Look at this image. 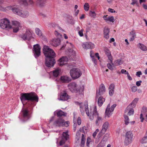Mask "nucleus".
<instances>
[{
	"label": "nucleus",
	"mask_w": 147,
	"mask_h": 147,
	"mask_svg": "<svg viewBox=\"0 0 147 147\" xmlns=\"http://www.w3.org/2000/svg\"><path fill=\"white\" fill-rule=\"evenodd\" d=\"M43 51L46 57V65L48 67H53L56 62L54 58L55 57V53L52 49L46 45L43 47Z\"/></svg>",
	"instance_id": "f257e3e1"
},
{
	"label": "nucleus",
	"mask_w": 147,
	"mask_h": 147,
	"mask_svg": "<svg viewBox=\"0 0 147 147\" xmlns=\"http://www.w3.org/2000/svg\"><path fill=\"white\" fill-rule=\"evenodd\" d=\"M20 99L24 105V102L25 100L28 101V104L31 103V105L34 103V101H38V97L36 94L28 93H22L21 94Z\"/></svg>",
	"instance_id": "f03ea898"
},
{
	"label": "nucleus",
	"mask_w": 147,
	"mask_h": 147,
	"mask_svg": "<svg viewBox=\"0 0 147 147\" xmlns=\"http://www.w3.org/2000/svg\"><path fill=\"white\" fill-rule=\"evenodd\" d=\"M8 9L12 10L13 12L16 14L23 18H26L29 16V13L27 11H23L22 9L18 6L7 7Z\"/></svg>",
	"instance_id": "7ed1b4c3"
},
{
	"label": "nucleus",
	"mask_w": 147,
	"mask_h": 147,
	"mask_svg": "<svg viewBox=\"0 0 147 147\" xmlns=\"http://www.w3.org/2000/svg\"><path fill=\"white\" fill-rule=\"evenodd\" d=\"M77 84L75 82H71L68 85V88L71 92L78 93L79 94H83L84 89L83 86H80L77 88Z\"/></svg>",
	"instance_id": "20e7f679"
},
{
	"label": "nucleus",
	"mask_w": 147,
	"mask_h": 147,
	"mask_svg": "<svg viewBox=\"0 0 147 147\" xmlns=\"http://www.w3.org/2000/svg\"><path fill=\"white\" fill-rule=\"evenodd\" d=\"M94 117L96 118L95 123L96 125H98L100 122L102 121V117L99 115L98 113L96 111V107H95L94 109L92 115L90 116V120H92L94 119Z\"/></svg>",
	"instance_id": "39448f33"
},
{
	"label": "nucleus",
	"mask_w": 147,
	"mask_h": 147,
	"mask_svg": "<svg viewBox=\"0 0 147 147\" xmlns=\"http://www.w3.org/2000/svg\"><path fill=\"white\" fill-rule=\"evenodd\" d=\"M83 131V128H80V131L77 132L76 135V139L78 141L79 140L80 137L82 135L81 142L79 144V146L80 147H84L85 144V136L84 134H81V132H82Z\"/></svg>",
	"instance_id": "423d86ee"
},
{
	"label": "nucleus",
	"mask_w": 147,
	"mask_h": 147,
	"mask_svg": "<svg viewBox=\"0 0 147 147\" xmlns=\"http://www.w3.org/2000/svg\"><path fill=\"white\" fill-rule=\"evenodd\" d=\"M70 73L71 77L74 79L79 78L82 75L80 70L76 68H74L71 70Z\"/></svg>",
	"instance_id": "0eeeda50"
},
{
	"label": "nucleus",
	"mask_w": 147,
	"mask_h": 147,
	"mask_svg": "<svg viewBox=\"0 0 147 147\" xmlns=\"http://www.w3.org/2000/svg\"><path fill=\"white\" fill-rule=\"evenodd\" d=\"M0 26L3 29H10L11 28L9 20L6 18H4L1 20Z\"/></svg>",
	"instance_id": "6e6552de"
},
{
	"label": "nucleus",
	"mask_w": 147,
	"mask_h": 147,
	"mask_svg": "<svg viewBox=\"0 0 147 147\" xmlns=\"http://www.w3.org/2000/svg\"><path fill=\"white\" fill-rule=\"evenodd\" d=\"M67 132H63L62 136L61 137H59L57 139V144L59 141V146H61L64 144L66 140H67L69 138V135Z\"/></svg>",
	"instance_id": "1a4fd4ad"
},
{
	"label": "nucleus",
	"mask_w": 147,
	"mask_h": 147,
	"mask_svg": "<svg viewBox=\"0 0 147 147\" xmlns=\"http://www.w3.org/2000/svg\"><path fill=\"white\" fill-rule=\"evenodd\" d=\"M133 137V135L131 131H128L126 132L124 141L125 145H128L131 142Z\"/></svg>",
	"instance_id": "9d476101"
},
{
	"label": "nucleus",
	"mask_w": 147,
	"mask_h": 147,
	"mask_svg": "<svg viewBox=\"0 0 147 147\" xmlns=\"http://www.w3.org/2000/svg\"><path fill=\"white\" fill-rule=\"evenodd\" d=\"M32 35V32L27 30L25 33L21 35V37L24 40H30L33 38Z\"/></svg>",
	"instance_id": "9b49d317"
},
{
	"label": "nucleus",
	"mask_w": 147,
	"mask_h": 147,
	"mask_svg": "<svg viewBox=\"0 0 147 147\" xmlns=\"http://www.w3.org/2000/svg\"><path fill=\"white\" fill-rule=\"evenodd\" d=\"M33 53L35 58L39 57L40 54V47L38 44L33 46Z\"/></svg>",
	"instance_id": "f8f14e48"
},
{
	"label": "nucleus",
	"mask_w": 147,
	"mask_h": 147,
	"mask_svg": "<svg viewBox=\"0 0 147 147\" xmlns=\"http://www.w3.org/2000/svg\"><path fill=\"white\" fill-rule=\"evenodd\" d=\"M116 106V105L114 104L111 107H110V105L109 104L106 109L105 111L106 115L108 117H109L112 114V112L113 111L114 109Z\"/></svg>",
	"instance_id": "ddd939ff"
},
{
	"label": "nucleus",
	"mask_w": 147,
	"mask_h": 147,
	"mask_svg": "<svg viewBox=\"0 0 147 147\" xmlns=\"http://www.w3.org/2000/svg\"><path fill=\"white\" fill-rule=\"evenodd\" d=\"M12 23L13 32L15 33L17 32L19 30L20 28H21L20 23L18 21H12Z\"/></svg>",
	"instance_id": "4468645a"
},
{
	"label": "nucleus",
	"mask_w": 147,
	"mask_h": 147,
	"mask_svg": "<svg viewBox=\"0 0 147 147\" xmlns=\"http://www.w3.org/2000/svg\"><path fill=\"white\" fill-rule=\"evenodd\" d=\"M140 118L141 122L143 121L144 119L146 121H147V108L146 107H144L142 109L141 113L140 114Z\"/></svg>",
	"instance_id": "2eb2a0df"
},
{
	"label": "nucleus",
	"mask_w": 147,
	"mask_h": 147,
	"mask_svg": "<svg viewBox=\"0 0 147 147\" xmlns=\"http://www.w3.org/2000/svg\"><path fill=\"white\" fill-rule=\"evenodd\" d=\"M70 98V96L67 94L65 91H64L61 93V94L59 98L58 99L59 100L65 101Z\"/></svg>",
	"instance_id": "dca6fc26"
},
{
	"label": "nucleus",
	"mask_w": 147,
	"mask_h": 147,
	"mask_svg": "<svg viewBox=\"0 0 147 147\" xmlns=\"http://www.w3.org/2000/svg\"><path fill=\"white\" fill-rule=\"evenodd\" d=\"M84 107L85 109V111L86 112V114L88 116H89V112L88 108V104L87 102H85L84 104L83 103L82 105V104H81V105H80V111L82 113V114H83L84 113V111L83 110V109Z\"/></svg>",
	"instance_id": "f3484780"
},
{
	"label": "nucleus",
	"mask_w": 147,
	"mask_h": 147,
	"mask_svg": "<svg viewBox=\"0 0 147 147\" xmlns=\"http://www.w3.org/2000/svg\"><path fill=\"white\" fill-rule=\"evenodd\" d=\"M105 91V86L103 84H101L99 87V92H96V98H98L99 95L103 94Z\"/></svg>",
	"instance_id": "a211bd4d"
},
{
	"label": "nucleus",
	"mask_w": 147,
	"mask_h": 147,
	"mask_svg": "<svg viewBox=\"0 0 147 147\" xmlns=\"http://www.w3.org/2000/svg\"><path fill=\"white\" fill-rule=\"evenodd\" d=\"M65 123V121L63 119L59 118L54 121L53 125L59 127L63 126Z\"/></svg>",
	"instance_id": "6ab92c4d"
},
{
	"label": "nucleus",
	"mask_w": 147,
	"mask_h": 147,
	"mask_svg": "<svg viewBox=\"0 0 147 147\" xmlns=\"http://www.w3.org/2000/svg\"><path fill=\"white\" fill-rule=\"evenodd\" d=\"M83 47L85 49H92L94 47V44L90 42H85L82 44Z\"/></svg>",
	"instance_id": "aec40b11"
},
{
	"label": "nucleus",
	"mask_w": 147,
	"mask_h": 147,
	"mask_svg": "<svg viewBox=\"0 0 147 147\" xmlns=\"http://www.w3.org/2000/svg\"><path fill=\"white\" fill-rule=\"evenodd\" d=\"M68 61V59L67 57H63L58 60V64L59 66H62L65 64Z\"/></svg>",
	"instance_id": "412c9836"
},
{
	"label": "nucleus",
	"mask_w": 147,
	"mask_h": 147,
	"mask_svg": "<svg viewBox=\"0 0 147 147\" xmlns=\"http://www.w3.org/2000/svg\"><path fill=\"white\" fill-rule=\"evenodd\" d=\"M138 100V98H135L132 102L129 104L127 107L125 109V111H126L127 110H128L130 109L131 107L132 108H134L135 107V106L137 103V102Z\"/></svg>",
	"instance_id": "4be33fe9"
},
{
	"label": "nucleus",
	"mask_w": 147,
	"mask_h": 147,
	"mask_svg": "<svg viewBox=\"0 0 147 147\" xmlns=\"http://www.w3.org/2000/svg\"><path fill=\"white\" fill-rule=\"evenodd\" d=\"M23 117L26 120L30 118L28 110L27 109H23L22 110Z\"/></svg>",
	"instance_id": "5701e85b"
},
{
	"label": "nucleus",
	"mask_w": 147,
	"mask_h": 147,
	"mask_svg": "<svg viewBox=\"0 0 147 147\" xmlns=\"http://www.w3.org/2000/svg\"><path fill=\"white\" fill-rule=\"evenodd\" d=\"M18 2L20 4L26 6L28 4H32L33 3L32 0H18Z\"/></svg>",
	"instance_id": "b1692460"
},
{
	"label": "nucleus",
	"mask_w": 147,
	"mask_h": 147,
	"mask_svg": "<svg viewBox=\"0 0 147 147\" xmlns=\"http://www.w3.org/2000/svg\"><path fill=\"white\" fill-rule=\"evenodd\" d=\"M60 43V40L59 38L53 39L50 41V44L55 47L59 45Z\"/></svg>",
	"instance_id": "393cba45"
},
{
	"label": "nucleus",
	"mask_w": 147,
	"mask_h": 147,
	"mask_svg": "<svg viewBox=\"0 0 147 147\" xmlns=\"http://www.w3.org/2000/svg\"><path fill=\"white\" fill-rule=\"evenodd\" d=\"M109 125V123L107 121H106L104 123L102 126V130L100 132L102 134H104L107 129Z\"/></svg>",
	"instance_id": "a878e982"
},
{
	"label": "nucleus",
	"mask_w": 147,
	"mask_h": 147,
	"mask_svg": "<svg viewBox=\"0 0 147 147\" xmlns=\"http://www.w3.org/2000/svg\"><path fill=\"white\" fill-rule=\"evenodd\" d=\"M115 86L114 84H112L110 85L108 88L109 94L110 96H112L114 93V89Z\"/></svg>",
	"instance_id": "bb28decb"
},
{
	"label": "nucleus",
	"mask_w": 147,
	"mask_h": 147,
	"mask_svg": "<svg viewBox=\"0 0 147 147\" xmlns=\"http://www.w3.org/2000/svg\"><path fill=\"white\" fill-rule=\"evenodd\" d=\"M103 18L107 22H114V18L113 16H107V15L104 16Z\"/></svg>",
	"instance_id": "cd10ccee"
},
{
	"label": "nucleus",
	"mask_w": 147,
	"mask_h": 147,
	"mask_svg": "<svg viewBox=\"0 0 147 147\" xmlns=\"http://www.w3.org/2000/svg\"><path fill=\"white\" fill-rule=\"evenodd\" d=\"M60 79L62 82L65 83H68L71 81V78L67 76H62Z\"/></svg>",
	"instance_id": "c85d7f7f"
},
{
	"label": "nucleus",
	"mask_w": 147,
	"mask_h": 147,
	"mask_svg": "<svg viewBox=\"0 0 147 147\" xmlns=\"http://www.w3.org/2000/svg\"><path fill=\"white\" fill-rule=\"evenodd\" d=\"M105 52L107 56L109 59L111 63H112L113 58L111 52L108 49H106L105 50Z\"/></svg>",
	"instance_id": "c756f323"
},
{
	"label": "nucleus",
	"mask_w": 147,
	"mask_h": 147,
	"mask_svg": "<svg viewBox=\"0 0 147 147\" xmlns=\"http://www.w3.org/2000/svg\"><path fill=\"white\" fill-rule=\"evenodd\" d=\"M110 32L109 29L107 28H105L104 30V37L107 39L109 38V33Z\"/></svg>",
	"instance_id": "7c9ffc66"
},
{
	"label": "nucleus",
	"mask_w": 147,
	"mask_h": 147,
	"mask_svg": "<svg viewBox=\"0 0 147 147\" xmlns=\"http://www.w3.org/2000/svg\"><path fill=\"white\" fill-rule=\"evenodd\" d=\"M45 3V0H37L36 1V4L37 5L40 7L43 6Z\"/></svg>",
	"instance_id": "2f4dec72"
},
{
	"label": "nucleus",
	"mask_w": 147,
	"mask_h": 147,
	"mask_svg": "<svg viewBox=\"0 0 147 147\" xmlns=\"http://www.w3.org/2000/svg\"><path fill=\"white\" fill-rule=\"evenodd\" d=\"M105 101L104 98H103L102 96H100L99 97L98 99V105L100 107L102 105L103 102Z\"/></svg>",
	"instance_id": "473e14b6"
},
{
	"label": "nucleus",
	"mask_w": 147,
	"mask_h": 147,
	"mask_svg": "<svg viewBox=\"0 0 147 147\" xmlns=\"http://www.w3.org/2000/svg\"><path fill=\"white\" fill-rule=\"evenodd\" d=\"M123 63V61L121 59H117L115 61L113 64L112 63L113 65H115L118 66L121 65Z\"/></svg>",
	"instance_id": "72a5a7b5"
},
{
	"label": "nucleus",
	"mask_w": 147,
	"mask_h": 147,
	"mask_svg": "<svg viewBox=\"0 0 147 147\" xmlns=\"http://www.w3.org/2000/svg\"><path fill=\"white\" fill-rule=\"evenodd\" d=\"M138 46L142 50L144 51H147V47L144 45L139 43L138 44Z\"/></svg>",
	"instance_id": "f704fd0d"
},
{
	"label": "nucleus",
	"mask_w": 147,
	"mask_h": 147,
	"mask_svg": "<svg viewBox=\"0 0 147 147\" xmlns=\"http://www.w3.org/2000/svg\"><path fill=\"white\" fill-rule=\"evenodd\" d=\"M60 71L61 70L59 68L55 69L53 71V76L55 77H57L59 75Z\"/></svg>",
	"instance_id": "c9c22d12"
},
{
	"label": "nucleus",
	"mask_w": 147,
	"mask_h": 147,
	"mask_svg": "<svg viewBox=\"0 0 147 147\" xmlns=\"http://www.w3.org/2000/svg\"><path fill=\"white\" fill-rule=\"evenodd\" d=\"M57 115L58 117H60L63 116H66V113L63 112L62 111L60 110L57 112Z\"/></svg>",
	"instance_id": "e433bc0d"
},
{
	"label": "nucleus",
	"mask_w": 147,
	"mask_h": 147,
	"mask_svg": "<svg viewBox=\"0 0 147 147\" xmlns=\"http://www.w3.org/2000/svg\"><path fill=\"white\" fill-rule=\"evenodd\" d=\"M130 35L131 36V38L129 40L130 41H132L134 40L136 36V34L134 31H131L130 32Z\"/></svg>",
	"instance_id": "4c0bfd02"
},
{
	"label": "nucleus",
	"mask_w": 147,
	"mask_h": 147,
	"mask_svg": "<svg viewBox=\"0 0 147 147\" xmlns=\"http://www.w3.org/2000/svg\"><path fill=\"white\" fill-rule=\"evenodd\" d=\"M106 142V141L104 140L103 138L102 140L98 144L97 147H104L105 145Z\"/></svg>",
	"instance_id": "58836bf2"
},
{
	"label": "nucleus",
	"mask_w": 147,
	"mask_h": 147,
	"mask_svg": "<svg viewBox=\"0 0 147 147\" xmlns=\"http://www.w3.org/2000/svg\"><path fill=\"white\" fill-rule=\"evenodd\" d=\"M133 108H132L131 107V108L130 109H129L128 110H127V111H125V113H126L128 111L127 114L129 116L133 115L134 113V110L133 109Z\"/></svg>",
	"instance_id": "ea45409f"
},
{
	"label": "nucleus",
	"mask_w": 147,
	"mask_h": 147,
	"mask_svg": "<svg viewBox=\"0 0 147 147\" xmlns=\"http://www.w3.org/2000/svg\"><path fill=\"white\" fill-rule=\"evenodd\" d=\"M93 52L92 51H90V56L92 59V60L93 62L95 64H96L97 62L95 59V56L93 55Z\"/></svg>",
	"instance_id": "a19ab883"
},
{
	"label": "nucleus",
	"mask_w": 147,
	"mask_h": 147,
	"mask_svg": "<svg viewBox=\"0 0 147 147\" xmlns=\"http://www.w3.org/2000/svg\"><path fill=\"white\" fill-rule=\"evenodd\" d=\"M36 34L38 36H41L42 35V33L40 30L38 28H36L35 29Z\"/></svg>",
	"instance_id": "79ce46f5"
},
{
	"label": "nucleus",
	"mask_w": 147,
	"mask_h": 147,
	"mask_svg": "<svg viewBox=\"0 0 147 147\" xmlns=\"http://www.w3.org/2000/svg\"><path fill=\"white\" fill-rule=\"evenodd\" d=\"M49 26L50 27H52L54 28L55 29H57V26H58V25L56 24L55 23H51L49 24Z\"/></svg>",
	"instance_id": "37998d69"
},
{
	"label": "nucleus",
	"mask_w": 147,
	"mask_h": 147,
	"mask_svg": "<svg viewBox=\"0 0 147 147\" xmlns=\"http://www.w3.org/2000/svg\"><path fill=\"white\" fill-rule=\"evenodd\" d=\"M125 122V125H127L129 123V120L128 117L127 115H124Z\"/></svg>",
	"instance_id": "c03bdc74"
},
{
	"label": "nucleus",
	"mask_w": 147,
	"mask_h": 147,
	"mask_svg": "<svg viewBox=\"0 0 147 147\" xmlns=\"http://www.w3.org/2000/svg\"><path fill=\"white\" fill-rule=\"evenodd\" d=\"M141 142L142 144L147 143V136L144 137L141 140Z\"/></svg>",
	"instance_id": "a18cd8bd"
},
{
	"label": "nucleus",
	"mask_w": 147,
	"mask_h": 147,
	"mask_svg": "<svg viewBox=\"0 0 147 147\" xmlns=\"http://www.w3.org/2000/svg\"><path fill=\"white\" fill-rule=\"evenodd\" d=\"M131 88L132 92H135L138 89V88L136 86H132V85H131Z\"/></svg>",
	"instance_id": "49530a36"
},
{
	"label": "nucleus",
	"mask_w": 147,
	"mask_h": 147,
	"mask_svg": "<svg viewBox=\"0 0 147 147\" xmlns=\"http://www.w3.org/2000/svg\"><path fill=\"white\" fill-rule=\"evenodd\" d=\"M89 15L90 17L93 18H95L96 16V14L94 11H90Z\"/></svg>",
	"instance_id": "de8ad7c7"
},
{
	"label": "nucleus",
	"mask_w": 147,
	"mask_h": 147,
	"mask_svg": "<svg viewBox=\"0 0 147 147\" xmlns=\"http://www.w3.org/2000/svg\"><path fill=\"white\" fill-rule=\"evenodd\" d=\"M84 9L86 11H88L89 9V5L87 3H85L84 5Z\"/></svg>",
	"instance_id": "09e8293b"
},
{
	"label": "nucleus",
	"mask_w": 147,
	"mask_h": 147,
	"mask_svg": "<svg viewBox=\"0 0 147 147\" xmlns=\"http://www.w3.org/2000/svg\"><path fill=\"white\" fill-rule=\"evenodd\" d=\"M55 35L58 37H60L61 36V35L60 33H59L56 30L55 31Z\"/></svg>",
	"instance_id": "8fccbe9b"
},
{
	"label": "nucleus",
	"mask_w": 147,
	"mask_h": 147,
	"mask_svg": "<svg viewBox=\"0 0 147 147\" xmlns=\"http://www.w3.org/2000/svg\"><path fill=\"white\" fill-rule=\"evenodd\" d=\"M108 68L111 70H113V68L111 64L110 63H108L107 65Z\"/></svg>",
	"instance_id": "3c124183"
},
{
	"label": "nucleus",
	"mask_w": 147,
	"mask_h": 147,
	"mask_svg": "<svg viewBox=\"0 0 147 147\" xmlns=\"http://www.w3.org/2000/svg\"><path fill=\"white\" fill-rule=\"evenodd\" d=\"M91 139L90 138L88 137L87 138L86 142V146H89L90 142H91Z\"/></svg>",
	"instance_id": "603ef678"
},
{
	"label": "nucleus",
	"mask_w": 147,
	"mask_h": 147,
	"mask_svg": "<svg viewBox=\"0 0 147 147\" xmlns=\"http://www.w3.org/2000/svg\"><path fill=\"white\" fill-rule=\"evenodd\" d=\"M83 29H82L78 32V34L81 37L82 36H83Z\"/></svg>",
	"instance_id": "864d4df0"
},
{
	"label": "nucleus",
	"mask_w": 147,
	"mask_h": 147,
	"mask_svg": "<svg viewBox=\"0 0 147 147\" xmlns=\"http://www.w3.org/2000/svg\"><path fill=\"white\" fill-rule=\"evenodd\" d=\"M121 72L122 74H127V73H128L126 70L124 69H122L121 70Z\"/></svg>",
	"instance_id": "5fc2aeb1"
},
{
	"label": "nucleus",
	"mask_w": 147,
	"mask_h": 147,
	"mask_svg": "<svg viewBox=\"0 0 147 147\" xmlns=\"http://www.w3.org/2000/svg\"><path fill=\"white\" fill-rule=\"evenodd\" d=\"M142 81L141 80H140L138 81H137L136 82V84L137 86H139L141 85V84L142 83Z\"/></svg>",
	"instance_id": "6e6d98bb"
},
{
	"label": "nucleus",
	"mask_w": 147,
	"mask_h": 147,
	"mask_svg": "<svg viewBox=\"0 0 147 147\" xmlns=\"http://www.w3.org/2000/svg\"><path fill=\"white\" fill-rule=\"evenodd\" d=\"M77 123L79 125H80L81 124V119L79 117L78 118Z\"/></svg>",
	"instance_id": "4d7b16f0"
},
{
	"label": "nucleus",
	"mask_w": 147,
	"mask_h": 147,
	"mask_svg": "<svg viewBox=\"0 0 147 147\" xmlns=\"http://www.w3.org/2000/svg\"><path fill=\"white\" fill-rule=\"evenodd\" d=\"M142 74V72L140 71H138L136 72V75L140 77V76Z\"/></svg>",
	"instance_id": "13d9d810"
},
{
	"label": "nucleus",
	"mask_w": 147,
	"mask_h": 147,
	"mask_svg": "<svg viewBox=\"0 0 147 147\" xmlns=\"http://www.w3.org/2000/svg\"><path fill=\"white\" fill-rule=\"evenodd\" d=\"M108 11L109 12H110L111 13H114L115 12V10H114L113 9H111V8H109L108 9Z\"/></svg>",
	"instance_id": "bf43d9fd"
},
{
	"label": "nucleus",
	"mask_w": 147,
	"mask_h": 147,
	"mask_svg": "<svg viewBox=\"0 0 147 147\" xmlns=\"http://www.w3.org/2000/svg\"><path fill=\"white\" fill-rule=\"evenodd\" d=\"M127 76L128 78V79L129 80H132V78L130 76L129 74V73H127Z\"/></svg>",
	"instance_id": "052dcab7"
},
{
	"label": "nucleus",
	"mask_w": 147,
	"mask_h": 147,
	"mask_svg": "<svg viewBox=\"0 0 147 147\" xmlns=\"http://www.w3.org/2000/svg\"><path fill=\"white\" fill-rule=\"evenodd\" d=\"M132 2L131 3V4L134 5L137 3V1L136 0H132Z\"/></svg>",
	"instance_id": "680f3d73"
},
{
	"label": "nucleus",
	"mask_w": 147,
	"mask_h": 147,
	"mask_svg": "<svg viewBox=\"0 0 147 147\" xmlns=\"http://www.w3.org/2000/svg\"><path fill=\"white\" fill-rule=\"evenodd\" d=\"M65 124L64 125L67 126L69 125V122L68 121H67L65 122Z\"/></svg>",
	"instance_id": "e2e57ef3"
},
{
	"label": "nucleus",
	"mask_w": 147,
	"mask_h": 147,
	"mask_svg": "<svg viewBox=\"0 0 147 147\" xmlns=\"http://www.w3.org/2000/svg\"><path fill=\"white\" fill-rule=\"evenodd\" d=\"M95 55L96 57H97L98 58V60L99 59L100 57L99 55V54L98 53H96L95 54Z\"/></svg>",
	"instance_id": "0e129e2a"
},
{
	"label": "nucleus",
	"mask_w": 147,
	"mask_h": 147,
	"mask_svg": "<svg viewBox=\"0 0 147 147\" xmlns=\"http://www.w3.org/2000/svg\"><path fill=\"white\" fill-rule=\"evenodd\" d=\"M74 127V131H75L76 129V125H75V123L73 125Z\"/></svg>",
	"instance_id": "69168bd1"
},
{
	"label": "nucleus",
	"mask_w": 147,
	"mask_h": 147,
	"mask_svg": "<svg viewBox=\"0 0 147 147\" xmlns=\"http://www.w3.org/2000/svg\"><path fill=\"white\" fill-rule=\"evenodd\" d=\"M114 41H115L114 39L113 38H112L110 39L109 42H114Z\"/></svg>",
	"instance_id": "338daca9"
},
{
	"label": "nucleus",
	"mask_w": 147,
	"mask_h": 147,
	"mask_svg": "<svg viewBox=\"0 0 147 147\" xmlns=\"http://www.w3.org/2000/svg\"><path fill=\"white\" fill-rule=\"evenodd\" d=\"M143 7L145 9H147V5L145 4H143Z\"/></svg>",
	"instance_id": "774afa93"
}]
</instances>
